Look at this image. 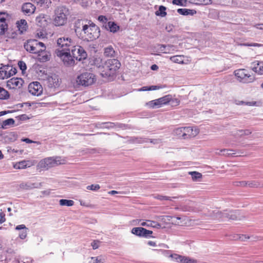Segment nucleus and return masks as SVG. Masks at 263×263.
I'll return each mask as SVG.
<instances>
[{"mask_svg":"<svg viewBox=\"0 0 263 263\" xmlns=\"http://www.w3.org/2000/svg\"><path fill=\"white\" fill-rule=\"evenodd\" d=\"M55 54L66 66H72L74 61L70 54V51H55Z\"/></svg>","mask_w":263,"mask_h":263,"instance_id":"nucleus-10","label":"nucleus"},{"mask_svg":"<svg viewBox=\"0 0 263 263\" xmlns=\"http://www.w3.org/2000/svg\"><path fill=\"white\" fill-rule=\"evenodd\" d=\"M28 91L33 96H39L43 92V87L39 82L30 83L28 87Z\"/></svg>","mask_w":263,"mask_h":263,"instance_id":"nucleus-12","label":"nucleus"},{"mask_svg":"<svg viewBox=\"0 0 263 263\" xmlns=\"http://www.w3.org/2000/svg\"><path fill=\"white\" fill-rule=\"evenodd\" d=\"M160 104L161 106L163 105L167 104L171 101V96L170 95H166L163 97L159 98Z\"/></svg>","mask_w":263,"mask_h":263,"instance_id":"nucleus-34","label":"nucleus"},{"mask_svg":"<svg viewBox=\"0 0 263 263\" xmlns=\"http://www.w3.org/2000/svg\"><path fill=\"white\" fill-rule=\"evenodd\" d=\"M158 67L155 64L153 65L151 67V69L153 70H157V69H158Z\"/></svg>","mask_w":263,"mask_h":263,"instance_id":"nucleus-64","label":"nucleus"},{"mask_svg":"<svg viewBox=\"0 0 263 263\" xmlns=\"http://www.w3.org/2000/svg\"><path fill=\"white\" fill-rule=\"evenodd\" d=\"M31 1L40 6L44 4L45 2V0H31Z\"/></svg>","mask_w":263,"mask_h":263,"instance_id":"nucleus-51","label":"nucleus"},{"mask_svg":"<svg viewBox=\"0 0 263 263\" xmlns=\"http://www.w3.org/2000/svg\"><path fill=\"white\" fill-rule=\"evenodd\" d=\"M89 263H104V259H102L101 257H92Z\"/></svg>","mask_w":263,"mask_h":263,"instance_id":"nucleus-39","label":"nucleus"},{"mask_svg":"<svg viewBox=\"0 0 263 263\" xmlns=\"http://www.w3.org/2000/svg\"><path fill=\"white\" fill-rule=\"evenodd\" d=\"M177 12L183 15H193L195 14L197 12L194 9H189L186 8H180L177 10Z\"/></svg>","mask_w":263,"mask_h":263,"instance_id":"nucleus-25","label":"nucleus"},{"mask_svg":"<svg viewBox=\"0 0 263 263\" xmlns=\"http://www.w3.org/2000/svg\"><path fill=\"white\" fill-rule=\"evenodd\" d=\"M26 167H30L36 163L35 160H24Z\"/></svg>","mask_w":263,"mask_h":263,"instance_id":"nucleus-46","label":"nucleus"},{"mask_svg":"<svg viewBox=\"0 0 263 263\" xmlns=\"http://www.w3.org/2000/svg\"><path fill=\"white\" fill-rule=\"evenodd\" d=\"M98 20L102 23V26L104 27V25L107 24L108 23V18L104 15H100L98 16Z\"/></svg>","mask_w":263,"mask_h":263,"instance_id":"nucleus-41","label":"nucleus"},{"mask_svg":"<svg viewBox=\"0 0 263 263\" xmlns=\"http://www.w3.org/2000/svg\"><path fill=\"white\" fill-rule=\"evenodd\" d=\"M24 48L28 52L37 55L40 61L46 62L50 59V54L46 51L45 44L36 40H27L24 45Z\"/></svg>","mask_w":263,"mask_h":263,"instance_id":"nucleus-2","label":"nucleus"},{"mask_svg":"<svg viewBox=\"0 0 263 263\" xmlns=\"http://www.w3.org/2000/svg\"><path fill=\"white\" fill-rule=\"evenodd\" d=\"M186 0H173L172 3L174 5L185 6L186 4Z\"/></svg>","mask_w":263,"mask_h":263,"instance_id":"nucleus-40","label":"nucleus"},{"mask_svg":"<svg viewBox=\"0 0 263 263\" xmlns=\"http://www.w3.org/2000/svg\"><path fill=\"white\" fill-rule=\"evenodd\" d=\"M100 241L99 240H93L91 243V246L93 249H97L99 246Z\"/></svg>","mask_w":263,"mask_h":263,"instance_id":"nucleus-52","label":"nucleus"},{"mask_svg":"<svg viewBox=\"0 0 263 263\" xmlns=\"http://www.w3.org/2000/svg\"><path fill=\"white\" fill-rule=\"evenodd\" d=\"M120 66V62L117 59H113L107 60L99 68L102 77L109 78L116 74Z\"/></svg>","mask_w":263,"mask_h":263,"instance_id":"nucleus-3","label":"nucleus"},{"mask_svg":"<svg viewBox=\"0 0 263 263\" xmlns=\"http://www.w3.org/2000/svg\"><path fill=\"white\" fill-rule=\"evenodd\" d=\"M182 255L174 254H171L170 257L173 258V260L176 261L177 262H180V260H181Z\"/></svg>","mask_w":263,"mask_h":263,"instance_id":"nucleus-48","label":"nucleus"},{"mask_svg":"<svg viewBox=\"0 0 263 263\" xmlns=\"http://www.w3.org/2000/svg\"><path fill=\"white\" fill-rule=\"evenodd\" d=\"M170 60L173 63L177 64H184V56L182 55H176L172 56L170 58Z\"/></svg>","mask_w":263,"mask_h":263,"instance_id":"nucleus-27","label":"nucleus"},{"mask_svg":"<svg viewBox=\"0 0 263 263\" xmlns=\"http://www.w3.org/2000/svg\"><path fill=\"white\" fill-rule=\"evenodd\" d=\"M235 185L237 186H241V187L247 186V181H241L236 182Z\"/></svg>","mask_w":263,"mask_h":263,"instance_id":"nucleus-49","label":"nucleus"},{"mask_svg":"<svg viewBox=\"0 0 263 263\" xmlns=\"http://www.w3.org/2000/svg\"><path fill=\"white\" fill-rule=\"evenodd\" d=\"M36 10L35 6L31 3H25L22 6V11L25 15L30 16L33 14Z\"/></svg>","mask_w":263,"mask_h":263,"instance_id":"nucleus-17","label":"nucleus"},{"mask_svg":"<svg viewBox=\"0 0 263 263\" xmlns=\"http://www.w3.org/2000/svg\"><path fill=\"white\" fill-rule=\"evenodd\" d=\"M100 186L99 184H91L87 186V189L89 190L97 191L100 189Z\"/></svg>","mask_w":263,"mask_h":263,"instance_id":"nucleus-47","label":"nucleus"},{"mask_svg":"<svg viewBox=\"0 0 263 263\" xmlns=\"http://www.w3.org/2000/svg\"><path fill=\"white\" fill-rule=\"evenodd\" d=\"M69 14L68 9L65 6H59L54 10L53 24L56 26H61L66 24L67 16Z\"/></svg>","mask_w":263,"mask_h":263,"instance_id":"nucleus-6","label":"nucleus"},{"mask_svg":"<svg viewBox=\"0 0 263 263\" xmlns=\"http://www.w3.org/2000/svg\"><path fill=\"white\" fill-rule=\"evenodd\" d=\"M104 28L107 31L112 33H116L120 29V27L115 22H108L107 24L104 25Z\"/></svg>","mask_w":263,"mask_h":263,"instance_id":"nucleus-21","label":"nucleus"},{"mask_svg":"<svg viewBox=\"0 0 263 263\" xmlns=\"http://www.w3.org/2000/svg\"><path fill=\"white\" fill-rule=\"evenodd\" d=\"M159 99L152 100L146 103V105L149 108H159L161 107Z\"/></svg>","mask_w":263,"mask_h":263,"instance_id":"nucleus-28","label":"nucleus"},{"mask_svg":"<svg viewBox=\"0 0 263 263\" xmlns=\"http://www.w3.org/2000/svg\"><path fill=\"white\" fill-rule=\"evenodd\" d=\"M23 141L26 142L27 143H32L35 142H34V141L31 140L30 139H29L28 138H25V139H23Z\"/></svg>","mask_w":263,"mask_h":263,"instance_id":"nucleus-60","label":"nucleus"},{"mask_svg":"<svg viewBox=\"0 0 263 263\" xmlns=\"http://www.w3.org/2000/svg\"><path fill=\"white\" fill-rule=\"evenodd\" d=\"M118 193H119V192L118 191H115V190H112V191H109L108 192V194H110V195H115V194H118Z\"/></svg>","mask_w":263,"mask_h":263,"instance_id":"nucleus-62","label":"nucleus"},{"mask_svg":"<svg viewBox=\"0 0 263 263\" xmlns=\"http://www.w3.org/2000/svg\"><path fill=\"white\" fill-rule=\"evenodd\" d=\"M139 91H149V87L144 86L139 89Z\"/></svg>","mask_w":263,"mask_h":263,"instance_id":"nucleus-59","label":"nucleus"},{"mask_svg":"<svg viewBox=\"0 0 263 263\" xmlns=\"http://www.w3.org/2000/svg\"><path fill=\"white\" fill-rule=\"evenodd\" d=\"M97 81L96 76L91 72H85L79 75L76 79L77 83L83 86H89Z\"/></svg>","mask_w":263,"mask_h":263,"instance_id":"nucleus-7","label":"nucleus"},{"mask_svg":"<svg viewBox=\"0 0 263 263\" xmlns=\"http://www.w3.org/2000/svg\"><path fill=\"white\" fill-rule=\"evenodd\" d=\"M155 14L157 16H161L164 17L166 15V7L163 6H160L159 8V10L155 12Z\"/></svg>","mask_w":263,"mask_h":263,"instance_id":"nucleus-32","label":"nucleus"},{"mask_svg":"<svg viewBox=\"0 0 263 263\" xmlns=\"http://www.w3.org/2000/svg\"><path fill=\"white\" fill-rule=\"evenodd\" d=\"M17 27L21 33L26 32L28 29V25L25 20L22 19L16 23Z\"/></svg>","mask_w":263,"mask_h":263,"instance_id":"nucleus-23","label":"nucleus"},{"mask_svg":"<svg viewBox=\"0 0 263 263\" xmlns=\"http://www.w3.org/2000/svg\"><path fill=\"white\" fill-rule=\"evenodd\" d=\"M62 163L60 160V158L47 157L39 161L36 165V168L40 171L47 170Z\"/></svg>","mask_w":263,"mask_h":263,"instance_id":"nucleus-9","label":"nucleus"},{"mask_svg":"<svg viewBox=\"0 0 263 263\" xmlns=\"http://www.w3.org/2000/svg\"><path fill=\"white\" fill-rule=\"evenodd\" d=\"M104 54L106 57H114L115 55V51L112 47L110 46L105 48Z\"/></svg>","mask_w":263,"mask_h":263,"instance_id":"nucleus-29","label":"nucleus"},{"mask_svg":"<svg viewBox=\"0 0 263 263\" xmlns=\"http://www.w3.org/2000/svg\"><path fill=\"white\" fill-rule=\"evenodd\" d=\"M241 104L251 106V105H255L256 104V102H245L241 101Z\"/></svg>","mask_w":263,"mask_h":263,"instance_id":"nucleus-58","label":"nucleus"},{"mask_svg":"<svg viewBox=\"0 0 263 263\" xmlns=\"http://www.w3.org/2000/svg\"><path fill=\"white\" fill-rule=\"evenodd\" d=\"M8 15L6 13L0 12V35L4 34L8 29L7 19Z\"/></svg>","mask_w":263,"mask_h":263,"instance_id":"nucleus-16","label":"nucleus"},{"mask_svg":"<svg viewBox=\"0 0 263 263\" xmlns=\"http://www.w3.org/2000/svg\"><path fill=\"white\" fill-rule=\"evenodd\" d=\"M15 229L16 230H23V231L20 233L19 237L22 239H24L26 238L27 235L28 228L25 224L18 225L15 227Z\"/></svg>","mask_w":263,"mask_h":263,"instance_id":"nucleus-24","label":"nucleus"},{"mask_svg":"<svg viewBox=\"0 0 263 263\" xmlns=\"http://www.w3.org/2000/svg\"><path fill=\"white\" fill-rule=\"evenodd\" d=\"M14 168L16 169H24L26 168L25 164L24 161L18 162V163L14 165Z\"/></svg>","mask_w":263,"mask_h":263,"instance_id":"nucleus-42","label":"nucleus"},{"mask_svg":"<svg viewBox=\"0 0 263 263\" xmlns=\"http://www.w3.org/2000/svg\"><path fill=\"white\" fill-rule=\"evenodd\" d=\"M171 105L173 106H177L180 104V101L178 99L175 98V99H172L171 98Z\"/></svg>","mask_w":263,"mask_h":263,"instance_id":"nucleus-45","label":"nucleus"},{"mask_svg":"<svg viewBox=\"0 0 263 263\" xmlns=\"http://www.w3.org/2000/svg\"><path fill=\"white\" fill-rule=\"evenodd\" d=\"M210 216L213 219H217L220 221H225L229 220H236L240 219L238 216L239 212L237 211H228L219 212L218 210L213 211Z\"/></svg>","mask_w":263,"mask_h":263,"instance_id":"nucleus-4","label":"nucleus"},{"mask_svg":"<svg viewBox=\"0 0 263 263\" xmlns=\"http://www.w3.org/2000/svg\"><path fill=\"white\" fill-rule=\"evenodd\" d=\"M36 22L39 26L44 27L48 24L47 16L44 14H40L36 17Z\"/></svg>","mask_w":263,"mask_h":263,"instance_id":"nucleus-22","label":"nucleus"},{"mask_svg":"<svg viewBox=\"0 0 263 263\" xmlns=\"http://www.w3.org/2000/svg\"><path fill=\"white\" fill-rule=\"evenodd\" d=\"M9 97V92L4 88L0 86V99L6 100Z\"/></svg>","mask_w":263,"mask_h":263,"instance_id":"nucleus-31","label":"nucleus"},{"mask_svg":"<svg viewBox=\"0 0 263 263\" xmlns=\"http://www.w3.org/2000/svg\"><path fill=\"white\" fill-rule=\"evenodd\" d=\"M232 151L231 150V149H223V150H221V152H227L226 153H224L223 154L224 155H232V154H234V153H228V152H232Z\"/></svg>","mask_w":263,"mask_h":263,"instance_id":"nucleus-57","label":"nucleus"},{"mask_svg":"<svg viewBox=\"0 0 263 263\" xmlns=\"http://www.w3.org/2000/svg\"><path fill=\"white\" fill-rule=\"evenodd\" d=\"M14 123V120L12 118H10L4 121L2 126L3 128H6L8 125H13Z\"/></svg>","mask_w":263,"mask_h":263,"instance_id":"nucleus-38","label":"nucleus"},{"mask_svg":"<svg viewBox=\"0 0 263 263\" xmlns=\"http://www.w3.org/2000/svg\"><path fill=\"white\" fill-rule=\"evenodd\" d=\"M71 52L73 58L78 61L85 59L87 56V53L84 48L77 45V44L71 49Z\"/></svg>","mask_w":263,"mask_h":263,"instance_id":"nucleus-11","label":"nucleus"},{"mask_svg":"<svg viewBox=\"0 0 263 263\" xmlns=\"http://www.w3.org/2000/svg\"><path fill=\"white\" fill-rule=\"evenodd\" d=\"M61 81L55 74L49 77L47 79L48 86L50 88H58L60 86Z\"/></svg>","mask_w":263,"mask_h":263,"instance_id":"nucleus-18","label":"nucleus"},{"mask_svg":"<svg viewBox=\"0 0 263 263\" xmlns=\"http://www.w3.org/2000/svg\"><path fill=\"white\" fill-rule=\"evenodd\" d=\"M46 36V34L45 31L42 30H37L35 34V37L39 39L45 38Z\"/></svg>","mask_w":263,"mask_h":263,"instance_id":"nucleus-44","label":"nucleus"},{"mask_svg":"<svg viewBox=\"0 0 263 263\" xmlns=\"http://www.w3.org/2000/svg\"><path fill=\"white\" fill-rule=\"evenodd\" d=\"M162 87L159 86H149V90H155L161 88Z\"/></svg>","mask_w":263,"mask_h":263,"instance_id":"nucleus-56","label":"nucleus"},{"mask_svg":"<svg viewBox=\"0 0 263 263\" xmlns=\"http://www.w3.org/2000/svg\"><path fill=\"white\" fill-rule=\"evenodd\" d=\"M24 80L20 78H13L7 82V86L9 89L20 88L24 83Z\"/></svg>","mask_w":263,"mask_h":263,"instance_id":"nucleus-15","label":"nucleus"},{"mask_svg":"<svg viewBox=\"0 0 263 263\" xmlns=\"http://www.w3.org/2000/svg\"><path fill=\"white\" fill-rule=\"evenodd\" d=\"M16 69L9 66H4L0 68V79H7L15 73Z\"/></svg>","mask_w":263,"mask_h":263,"instance_id":"nucleus-13","label":"nucleus"},{"mask_svg":"<svg viewBox=\"0 0 263 263\" xmlns=\"http://www.w3.org/2000/svg\"><path fill=\"white\" fill-rule=\"evenodd\" d=\"M233 73L236 80L241 83H251L256 79L254 74L245 68L236 69Z\"/></svg>","mask_w":263,"mask_h":263,"instance_id":"nucleus-5","label":"nucleus"},{"mask_svg":"<svg viewBox=\"0 0 263 263\" xmlns=\"http://www.w3.org/2000/svg\"><path fill=\"white\" fill-rule=\"evenodd\" d=\"M76 32H81L84 40L92 41L100 35V28L91 21L78 20L74 24Z\"/></svg>","mask_w":263,"mask_h":263,"instance_id":"nucleus-1","label":"nucleus"},{"mask_svg":"<svg viewBox=\"0 0 263 263\" xmlns=\"http://www.w3.org/2000/svg\"><path fill=\"white\" fill-rule=\"evenodd\" d=\"M160 47H159V50L162 52L163 53H168L167 51H166L165 49L166 48V46L165 45H159Z\"/></svg>","mask_w":263,"mask_h":263,"instance_id":"nucleus-55","label":"nucleus"},{"mask_svg":"<svg viewBox=\"0 0 263 263\" xmlns=\"http://www.w3.org/2000/svg\"><path fill=\"white\" fill-rule=\"evenodd\" d=\"M132 233L139 237L148 238L152 237L153 231L146 230L142 227H136L132 229Z\"/></svg>","mask_w":263,"mask_h":263,"instance_id":"nucleus-14","label":"nucleus"},{"mask_svg":"<svg viewBox=\"0 0 263 263\" xmlns=\"http://www.w3.org/2000/svg\"><path fill=\"white\" fill-rule=\"evenodd\" d=\"M20 68L23 71L27 68L26 65L23 61H20L18 63Z\"/></svg>","mask_w":263,"mask_h":263,"instance_id":"nucleus-50","label":"nucleus"},{"mask_svg":"<svg viewBox=\"0 0 263 263\" xmlns=\"http://www.w3.org/2000/svg\"><path fill=\"white\" fill-rule=\"evenodd\" d=\"M252 70L259 75L263 74V61H255L251 64Z\"/></svg>","mask_w":263,"mask_h":263,"instance_id":"nucleus-20","label":"nucleus"},{"mask_svg":"<svg viewBox=\"0 0 263 263\" xmlns=\"http://www.w3.org/2000/svg\"><path fill=\"white\" fill-rule=\"evenodd\" d=\"M184 127H178L175 129L174 133L178 138L184 139Z\"/></svg>","mask_w":263,"mask_h":263,"instance_id":"nucleus-30","label":"nucleus"},{"mask_svg":"<svg viewBox=\"0 0 263 263\" xmlns=\"http://www.w3.org/2000/svg\"><path fill=\"white\" fill-rule=\"evenodd\" d=\"M180 262L183 263H196L197 260L194 259L190 258L189 257L182 256Z\"/></svg>","mask_w":263,"mask_h":263,"instance_id":"nucleus-36","label":"nucleus"},{"mask_svg":"<svg viewBox=\"0 0 263 263\" xmlns=\"http://www.w3.org/2000/svg\"><path fill=\"white\" fill-rule=\"evenodd\" d=\"M199 133L197 128H193L191 127H184V139H189L196 136Z\"/></svg>","mask_w":263,"mask_h":263,"instance_id":"nucleus-19","label":"nucleus"},{"mask_svg":"<svg viewBox=\"0 0 263 263\" xmlns=\"http://www.w3.org/2000/svg\"><path fill=\"white\" fill-rule=\"evenodd\" d=\"M60 205L71 206L74 204V201L72 200L61 199L59 201Z\"/></svg>","mask_w":263,"mask_h":263,"instance_id":"nucleus-33","label":"nucleus"},{"mask_svg":"<svg viewBox=\"0 0 263 263\" xmlns=\"http://www.w3.org/2000/svg\"><path fill=\"white\" fill-rule=\"evenodd\" d=\"M211 0H198V5L205 4L207 5L211 2Z\"/></svg>","mask_w":263,"mask_h":263,"instance_id":"nucleus-54","label":"nucleus"},{"mask_svg":"<svg viewBox=\"0 0 263 263\" xmlns=\"http://www.w3.org/2000/svg\"><path fill=\"white\" fill-rule=\"evenodd\" d=\"M154 198L156 199L160 200H171V197L166 196H163L161 195H154Z\"/></svg>","mask_w":263,"mask_h":263,"instance_id":"nucleus-43","label":"nucleus"},{"mask_svg":"<svg viewBox=\"0 0 263 263\" xmlns=\"http://www.w3.org/2000/svg\"><path fill=\"white\" fill-rule=\"evenodd\" d=\"M5 214L4 212H0V223H2L6 221Z\"/></svg>","mask_w":263,"mask_h":263,"instance_id":"nucleus-53","label":"nucleus"},{"mask_svg":"<svg viewBox=\"0 0 263 263\" xmlns=\"http://www.w3.org/2000/svg\"><path fill=\"white\" fill-rule=\"evenodd\" d=\"M141 226H146V227H152L154 228H160L161 227V224L158 222L147 220L146 221H144L141 223Z\"/></svg>","mask_w":263,"mask_h":263,"instance_id":"nucleus-26","label":"nucleus"},{"mask_svg":"<svg viewBox=\"0 0 263 263\" xmlns=\"http://www.w3.org/2000/svg\"><path fill=\"white\" fill-rule=\"evenodd\" d=\"M58 48L55 51H70L76 44L75 41L71 37L63 36L57 41Z\"/></svg>","mask_w":263,"mask_h":263,"instance_id":"nucleus-8","label":"nucleus"},{"mask_svg":"<svg viewBox=\"0 0 263 263\" xmlns=\"http://www.w3.org/2000/svg\"><path fill=\"white\" fill-rule=\"evenodd\" d=\"M241 133H242L241 134V135H242L243 134H245V135H249L251 133V132L249 130H245V131H240Z\"/></svg>","mask_w":263,"mask_h":263,"instance_id":"nucleus-61","label":"nucleus"},{"mask_svg":"<svg viewBox=\"0 0 263 263\" xmlns=\"http://www.w3.org/2000/svg\"><path fill=\"white\" fill-rule=\"evenodd\" d=\"M148 245L151 246H156V242L152 241H149L148 242Z\"/></svg>","mask_w":263,"mask_h":263,"instance_id":"nucleus-63","label":"nucleus"},{"mask_svg":"<svg viewBox=\"0 0 263 263\" xmlns=\"http://www.w3.org/2000/svg\"><path fill=\"white\" fill-rule=\"evenodd\" d=\"M189 174L191 175L193 181H197L198 179H201L202 177V174L197 172H189Z\"/></svg>","mask_w":263,"mask_h":263,"instance_id":"nucleus-37","label":"nucleus"},{"mask_svg":"<svg viewBox=\"0 0 263 263\" xmlns=\"http://www.w3.org/2000/svg\"><path fill=\"white\" fill-rule=\"evenodd\" d=\"M247 186L257 188L261 186V184L259 181L256 180L247 181Z\"/></svg>","mask_w":263,"mask_h":263,"instance_id":"nucleus-35","label":"nucleus"}]
</instances>
